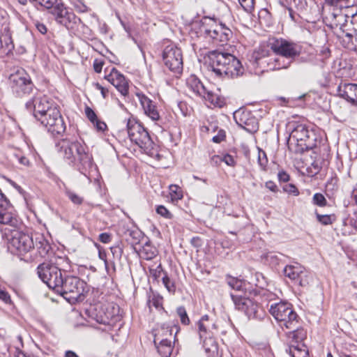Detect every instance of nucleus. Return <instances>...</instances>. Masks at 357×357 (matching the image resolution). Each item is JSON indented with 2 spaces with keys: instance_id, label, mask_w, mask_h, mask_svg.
<instances>
[{
  "instance_id": "nucleus-1",
  "label": "nucleus",
  "mask_w": 357,
  "mask_h": 357,
  "mask_svg": "<svg viewBox=\"0 0 357 357\" xmlns=\"http://www.w3.org/2000/svg\"><path fill=\"white\" fill-rule=\"evenodd\" d=\"M55 150L59 157L89 181L97 175V167L84 142L75 137H66L55 142Z\"/></svg>"
},
{
  "instance_id": "nucleus-2",
  "label": "nucleus",
  "mask_w": 357,
  "mask_h": 357,
  "mask_svg": "<svg viewBox=\"0 0 357 357\" xmlns=\"http://www.w3.org/2000/svg\"><path fill=\"white\" fill-rule=\"evenodd\" d=\"M208 56L209 65L218 77L234 79L243 74L241 61L230 53L213 50L208 52Z\"/></svg>"
},
{
  "instance_id": "nucleus-3",
  "label": "nucleus",
  "mask_w": 357,
  "mask_h": 357,
  "mask_svg": "<svg viewBox=\"0 0 357 357\" xmlns=\"http://www.w3.org/2000/svg\"><path fill=\"white\" fill-rule=\"evenodd\" d=\"M268 310L282 329L290 331L293 339L298 341L305 337L303 329L300 328V318L290 303L284 301L273 303L270 305Z\"/></svg>"
},
{
  "instance_id": "nucleus-4",
  "label": "nucleus",
  "mask_w": 357,
  "mask_h": 357,
  "mask_svg": "<svg viewBox=\"0 0 357 357\" xmlns=\"http://www.w3.org/2000/svg\"><path fill=\"white\" fill-rule=\"evenodd\" d=\"M199 33L217 45H223L232 36L231 31L225 25H217L215 21L208 17L201 20Z\"/></svg>"
},
{
  "instance_id": "nucleus-5",
  "label": "nucleus",
  "mask_w": 357,
  "mask_h": 357,
  "mask_svg": "<svg viewBox=\"0 0 357 357\" xmlns=\"http://www.w3.org/2000/svg\"><path fill=\"white\" fill-rule=\"evenodd\" d=\"M199 335L202 342V346L208 356H213L218 353V344L214 338V331L216 326L213 320L207 314L202 317L197 323Z\"/></svg>"
},
{
  "instance_id": "nucleus-6",
  "label": "nucleus",
  "mask_w": 357,
  "mask_h": 357,
  "mask_svg": "<svg viewBox=\"0 0 357 357\" xmlns=\"http://www.w3.org/2000/svg\"><path fill=\"white\" fill-rule=\"evenodd\" d=\"M8 82L13 93L17 97H26L36 90L30 76L24 69H19L10 74Z\"/></svg>"
},
{
  "instance_id": "nucleus-7",
  "label": "nucleus",
  "mask_w": 357,
  "mask_h": 357,
  "mask_svg": "<svg viewBox=\"0 0 357 357\" xmlns=\"http://www.w3.org/2000/svg\"><path fill=\"white\" fill-rule=\"evenodd\" d=\"M85 284L79 278L66 275L59 293L70 303L82 301L84 298Z\"/></svg>"
},
{
  "instance_id": "nucleus-8",
  "label": "nucleus",
  "mask_w": 357,
  "mask_h": 357,
  "mask_svg": "<svg viewBox=\"0 0 357 357\" xmlns=\"http://www.w3.org/2000/svg\"><path fill=\"white\" fill-rule=\"evenodd\" d=\"M127 130L131 142L137 144L146 153H151L153 149L154 143L148 131L141 123L129 119L127 123Z\"/></svg>"
},
{
  "instance_id": "nucleus-9",
  "label": "nucleus",
  "mask_w": 357,
  "mask_h": 357,
  "mask_svg": "<svg viewBox=\"0 0 357 357\" xmlns=\"http://www.w3.org/2000/svg\"><path fill=\"white\" fill-rule=\"evenodd\" d=\"M52 136L61 135L66 130V124L59 108L50 109L36 119Z\"/></svg>"
},
{
  "instance_id": "nucleus-10",
  "label": "nucleus",
  "mask_w": 357,
  "mask_h": 357,
  "mask_svg": "<svg viewBox=\"0 0 357 357\" xmlns=\"http://www.w3.org/2000/svg\"><path fill=\"white\" fill-rule=\"evenodd\" d=\"M7 239L8 248L15 250L19 255H24L34 248L33 237L20 231H11Z\"/></svg>"
},
{
  "instance_id": "nucleus-11",
  "label": "nucleus",
  "mask_w": 357,
  "mask_h": 357,
  "mask_svg": "<svg viewBox=\"0 0 357 357\" xmlns=\"http://www.w3.org/2000/svg\"><path fill=\"white\" fill-rule=\"evenodd\" d=\"M50 13L58 24L64 26L68 30L75 29L81 23V19L70 11L61 1L51 9Z\"/></svg>"
},
{
  "instance_id": "nucleus-12",
  "label": "nucleus",
  "mask_w": 357,
  "mask_h": 357,
  "mask_svg": "<svg viewBox=\"0 0 357 357\" xmlns=\"http://www.w3.org/2000/svg\"><path fill=\"white\" fill-rule=\"evenodd\" d=\"M162 60L165 66L174 74H181L183 71V56L181 50L174 44L165 46L162 51Z\"/></svg>"
},
{
  "instance_id": "nucleus-13",
  "label": "nucleus",
  "mask_w": 357,
  "mask_h": 357,
  "mask_svg": "<svg viewBox=\"0 0 357 357\" xmlns=\"http://www.w3.org/2000/svg\"><path fill=\"white\" fill-rule=\"evenodd\" d=\"M269 46L274 53L295 60L301 52V47L293 42L282 38H273Z\"/></svg>"
},
{
  "instance_id": "nucleus-14",
  "label": "nucleus",
  "mask_w": 357,
  "mask_h": 357,
  "mask_svg": "<svg viewBox=\"0 0 357 357\" xmlns=\"http://www.w3.org/2000/svg\"><path fill=\"white\" fill-rule=\"evenodd\" d=\"M290 139L296 140L302 150H309L316 146L315 135L312 130H309L307 126L300 123L296 125L290 135Z\"/></svg>"
},
{
  "instance_id": "nucleus-15",
  "label": "nucleus",
  "mask_w": 357,
  "mask_h": 357,
  "mask_svg": "<svg viewBox=\"0 0 357 357\" xmlns=\"http://www.w3.org/2000/svg\"><path fill=\"white\" fill-rule=\"evenodd\" d=\"M55 264L58 265L59 267L52 268V275L51 276V280L49 281L47 286L49 288L53 289L59 292V290L61 289L63 284L66 272L70 269V266L67 258L60 257L55 259Z\"/></svg>"
},
{
  "instance_id": "nucleus-16",
  "label": "nucleus",
  "mask_w": 357,
  "mask_h": 357,
  "mask_svg": "<svg viewBox=\"0 0 357 357\" xmlns=\"http://www.w3.org/2000/svg\"><path fill=\"white\" fill-rule=\"evenodd\" d=\"M233 117L236 124L249 133H255L258 130L256 117L248 110L239 109L234 112Z\"/></svg>"
},
{
  "instance_id": "nucleus-17",
  "label": "nucleus",
  "mask_w": 357,
  "mask_h": 357,
  "mask_svg": "<svg viewBox=\"0 0 357 357\" xmlns=\"http://www.w3.org/2000/svg\"><path fill=\"white\" fill-rule=\"evenodd\" d=\"M255 61L257 65L266 63L268 70H275L287 68L295 60L275 53L274 55L261 58L257 55Z\"/></svg>"
},
{
  "instance_id": "nucleus-18",
  "label": "nucleus",
  "mask_w": 357,
  "mask_h": 357,
  "mask_svg": "<svg viewBox=\"0 0 357 357\" xmlns=\"http://www.w3.org/2000/svg\"><path fill=\"white\" fill-rule=\"evenodd\" d=\"M231 297L236 308L243 312L248 318H257L259 317L258 314L259 307L252 300L240 294H231Z\"/></svg>"
},
{
  "instance_id": "nucleus-19",
  "label": "nucleus",
  "mask_w": 357,
  "mask_h": 357,
  "mask_svg": "<svg viewBox=\"0 0 357 357\" xmlns=\"http://www.w3.org/2000/svg\"><path fill=\"white\" fill-rule=\"evenodd\" d=\"M105 78L110 82L122 96H126L128 94V82L123 75L115 68H112L109 73L105 75Z\"/></svg>"
},
{
  "instance_id": "nucleus-20",
  "label": "nucleus",
  "mask_w": 357,
  "mask_h": 357,
  "mask_svg": "<svg viewBox=\"0 0 357 357\" xmlns=\"http://www.w3.org/2000/svg\"><path fill=\"white\" fill-rule=\"evenodd\" d=\"M137 96L144 111V114L153 121H159L160 116L156 104L142 93H137Z\"/></svg>"
},
{
  "instance_id": "nucleus-21",
  "label": "nucleus",
  "mask_w": 357,
  "mask_h": 357,
  "mask_svg": "<svg viewBox=\"0 0 357 357\" xmlns=\"http://www.w3.org/2000/svg\"><path fill=\"white\" fill-rule=\"evenodd\" d=\"M336 96L345 99L352 105L355 106L357 98V84L346 83L341 82L336 87Z\"/></svg>"
},
{
  "instance_id": "nucleus-22",
  "label": "nucleus",
  "mask_w": 357,
  "mask_h": 357,
  "mask_svg": "<svg viewBox=\"0 0 357 357\" xmlns=\"http://www.w3.org/2000/svg\"><path fill=\"white\" fill-rule=\"evenodd\" d=\"M92 313L91 317L98 323L109 325L110 320L114 317V314L109 310V306H105L100 303L95 305L90 309Z\"/></svg>"
},
{
  "instance_id": "nucleus-23",
  "label": "nucleus",
  "mask_w": 357,
  "mask_h": 357,
  "mask_svg": "<svg viewBox=\"0 0 357 357\" xmlns=\"http://www.w3.org/2000/svg\"><path fill=\"white\" fill-rule=\"evenodd\" d=\"M49 97L47 96H34L32 99L26 102V108L33 111L36 119L45 112L44 108L47 103Z\"/></svg>"
},
{
  "instance_id": "nucleus-24",
  "label": "nucleus",
  "mask_w": 357,
  "mask_h": 357,
  "mask_svg": "<svg viewBox=\"0 0 357 357\" xmlns=\"http://www.w3.org/2000/svg\"><path fill=\"white\" fill-rule=\"evenodd\" d=\"M17 222L12 207L6 197L0 200V224L14 225Z\"/></svg>"
},
{
  "instance_id": "nucleus-25",
  "label": "nucleus",
  "mask_w": 357,
  "mask_h": 357,
  "mask_svg": "<svg viewBox=\"0 0 357 357\" xmlns=\"http://www.w3.org/2000/svg\"><path fill=\"white\" fill-rule=\"evenodd\" d=\"M186 84L188 89L196 95L202 98L206 96L208 89L195 75H191L187 79Z\"/></svg>"
},
{
  "instance_id": "nucleus-26",
  "label": "nucleus",
  "mask_w": 357,
  "mask_h": 357,
  "mask_svg": "<svg viewBox=\"0 0 357 357\" xmlns=\"http://www.w3.org/2000/svg\"><path fill=\"white\" fill-rule=\"evenodd\" d=\"M8 158L13 165H19L26 167H30L31 165L29 158L20 149L12 150L8 153Z\"/></svg>"
},
{
  "instance_id": "nucleus-27",
  "label": "nucleus",
  "mask_w": 357,
  "mask_h": 357,
  "mask_svg": "<svg viewBox=\"0 0 357 357\" xmlns=\"http://www.w3.org/2000/svg\"><path fill=\"white\" fill-rule=\"evenodd\" d=\"M36 248L41 257H46L52 252V247L43 235H37L35 238L34 248Z\"/></svg>"
},
{
  "instance_id": "nucleus-28",
  "label": "nucleus",
  "mask_w": 357,
  "mask_h": 357,
  "mask_svg": "<svg viewBox=\"0 0 357 357\" xmlns=\"http://www.w3.org/2000/svg\"><path fill=\"white\" fill-rule=\"evenodd\" d=\"M52 267H59L58 265L54 263H43L38 266V274L41 280L45 283L47 285L49 284V281L51 280L52 273Z\"/></svg>"
},
{
  "instance_id": "nucleus-29",
  "label": "nucleus",
  "mask_w": 357,
  "mask_h": 357,
  "mask_svg": "<svg viewBox=\"0 0 357 357\" xmlns=\"http://www.w3.org/2000/svg\"><path fill=\"white\" fill-rule=\"evenodd\" d=\"M162 277V282L167 290L172 294H174L176 291V286L174 282L169 278L167 272L164 271L161 268V266L160 265L156 270H155V273L153 274V277L156 279L159 277Z\"/></svg>"
},
{
  "instance_id": "nucleus-30",
  "label": "nucleus",
  "mask_w": 357,
  "mask_h": 357,
  "mask_svg": "<svg viewBox=\"0 0 357 357\" xmlns=\"http://www.w3.org/2000/svg\"><path fill=\"white\" fill-rule=\"evenodd\" d=\"M158 340V336H155L154 343L156 345L159 354L162 357H169L173 350L172 341L167 339H162L160 340L159 344H157Z\"/></svg>"
},
{
  "instance_id": "nucleus-31",
  "label": "nucleus",
  "mask_w": 357,
  "mask_h": 357,
  "mask_svg": "<svg viewBox=\"0 0 357 357\" xmlns=\"http://www.w3.org/2000/svg\"><path fill=\"white\" fill-rule=\"evenodd\" d=\"M303 338L301 340L298 339V341H296V339H294L297 344H292L289 348V354L291 357H309L307 347L305 344L300 343Z\"/></svg>"
},
{
  "instance_id": "nucleus-32",
  "label": "nucleus",
  "mask_w": 357,
  "mask_h": 357,
  "mask_svg": "<svg viewBox=\"0 0 357 357\" xmlns=\"http://www.w3.org/2000/svg\"><path fill=\"white\" fill-rule=\"evenodd\" d=\"M303 267L297 263L293 265H287L283 270L284 275L290 280L296 282L297 279H299V276L302 275Z\"/></svg>"
},
{
  "instance_id": "nucleus-33",
  "label": "nucleus",
  "mask_w": 357,
  "mask_h": 357,
  "mask_svg": "<svg viewBox=\"0 0 357 357\" xmlns=\"http://www.w3.org/2000/svg\"><path fill=\"white\" fill-rule=\"evenodd\" d=\"M203 98L208 101L212 105L218 107H222L225 105V98L212 91L208 90L206 96Z\"/></svg>"
},
{
  "instance_id": "nucleus-34",
  "label": "nucleus",
  "mask_w": 357,
  "mask_h": 357,
  "mask_svg": "<svg viewBox=\"0 0 357 357\" xmlns=\"http://www.w3.org/2000/svg\"><path fill=\"white\" fill-rule=\"evenodd\" d=\"M157 252V249L149 242L144 243L142 248L139 250L140 256L146 260H151L153 259L156 256Z\"/></svg>"
},
{
  "instance_id": "nucleus-35",
  "label": "nucleus",
  "mask_w": 357,
  "mask_h": 357,
  "mask_svg": "<svg viewBox=\"0 0 357 357\" xmlns=\"http://www.w3.org/2000/svg\"><path fill=\"white\" fill-rule=\"evenodd\" d=\"M282 257H284V255L281 253L276 254L275 252H270L263 255V259L265 263L268 264L270 266H275L281 261Z\"/></svg>"
},
{
  "instance_id": "nucleus-36",
  "label": "nucleus",
  "mask_w": 357,
  "mask_h": 357,
  "mask_svg": "<svg viewBox=\"0 0 357 357\" xmlns=\"http://www.w3.org/2000/svg\"><path fill=\"white\" fill-rule=\"evenodd\" d=\"M280 4L282 6H291L297 10L305 9L307 6L306 0H280Z\"/></svg>"
},
{
  "instance_id": "nucleus-37",
  "label": "nucleus",
  "mask_w": 357,
  "mask_h": 357,
  "mask_svg": "<svg viewBox=\"0 0 357 357\" xmlns=\"http://www.w3.org/2000/svg\"><path fill=\"white\" fill-rule=\"evenodd\" d=\"M169 189L172 202H177L183 198V191L178 185L174 184L170 185Z\"/></svg>"
},
{
  "instance_id": "nucleus-38",
  "label": "nucleus",
  "mask_w": 357,
  "mask_h": 357,
  "mask_svg": "<svg viewBox=\"0 0 357 357\" xmlns=\"http://www.w3.org/2000/svg\"><path fill=\"white\" fill-rule=\"evenodd\" d=\"M227 283L233 289L238 291H243L245 289L244 286L245 285V282L236 278H229L227 279Z\"/></svg>"
},
{
  "instance_id": "nucleus-39",
  "label": "nucleus",
  "mask_w": 357,
  "mask_h": 357,
  "mask_svg": "<svg viewBox=\"0 0 357 357\" xmlns=\"http://www.w3.org/2000/svg\"><path fill=\"white\" fill-rule=\"evenodd\" d=\"M326 5L337 7L340 9L347 8L350 6V0H324Z\"/></svg>"
},
{
  "instance_id": "nucleus-40",
  "label": "nucleus",
  "mask_w": 357,
  "mask_h": 357,
  "mask_svg": "<svg viewBox=\"0 0 357 357\" xmlns=\"http://www.w3.org/2000/svg\"><path fill=\"white\" fill-rule=\"evenodd\" d=\"M65 194L74 204L80 205L84 202L82 197L69 189L66 190Z\"/></svg>"
},
{
  "instance_id": "nucleus-41",
  "label": "nucleus",
  "mask_w": 357,
  "mask_h": 357,
  "mask_svg": "<svg viewBox=\"0 0 357 357\" xmlns=\"http://www.w3.org/2000/svg\"><path fill=\"white\" fill-rule=\"evenodd\" d=\"M298 61L301 63H310L314 65L318 64V59L317 55H314L312 53L299 55Z\"/></svg>"
},
{
  "instance_id": "nucleus-42",
  "label": "nucleus",
  "mask_w": 357,
  "mask_h": 357,
  "mask_svg": "<svg viewBox=\"0 0 357 357\" xmlns=\"http://www.w3.org/2000/svg\"><path fill=\"white\" fill-rule=\"evenodd\" d=\"M302 273V275L299 276V279H297L296 282H298L301 287H305L309 284L312 277L310 273L305 271L304 267H303Z\"/></svg>"
},
{
  "instance_id": "nucleus-43",
  "label": "nucleus",
  "mask_w": 357,
  "mask_h": 357,
  "mask_svg": "<svg viewBox=\"0 0 357 357\" xmlns=\"http://www.w3.org/2000/svg\"><path fill=\"white\" fill-rule=\"evenodd\" d=\"M156 213L162 218L171 220L173 218L172 213L163 205H158L155 208Z\"/></svg>"
},
{
  "instance_id": "nucleus-44",
  "label": "nucleus",
  "mask_w": 357,
  "mask_h": 357,
  "mask_svg": "<svg viewBox=\"0 0 357 357\" xmlns=\"http://www.w3.org/2000/svg\"><path fill=\"white\" fill-rule=\"evenodd\" d=\"M126 235H128L130 238H132V241L131 242L132 244H137L139 242L140 238L142 237V232L137 229H128L127 230Z\"/></svg>"
},
{
  "instance_id": "nucleus-45",
  "label": "nucleus",
  "mask_w": 357,
  "mask_h": 357,
  "mask_svg": "<svg viewBox=\"0 0 357 357\" xmlns=\"http://www.w3.org/2000/svg\"><path fill=\"white\" fill-rule=\"evenodd\" d=\"M347 25L343 24L340 26V37L342 38L344 41H347L348 43L351 42L354 34L352 31H348L346 29Z\"/></svg>"
},
{
  "instance_id": "nucleus-46",
  "label": "nucleus",
  "mask_w": 357,
  "mask_h": 357,
  "mask_svg": "<svg viewBox=\"0 0 357 357\" xmlns=\"http://www.w3.org/2000/svg\"><path fill=\"white\" fill-rule=\"evenodd\" d=\"M176 312L178 317H180L181 323L184 325H188L190 323V319L185 307L183 306L178 307L176 310Z\"/></svg>"
},
{
  "instance_id": "nucleus-47",
  "label": "nucleus",
  "mask_w": 357,
  "mask_h": 357,
  "mask_svg": "<svg viewBox=\"0 0 357 357\" xmlns=\"http://www.w3.org/2000/svg\"><path fill=\"white\" fill-rule=\"evenodd\" d=\"M258 163L263 170L266 169L268 164V159L266 153L259 149L258 153Z\"/></svg>"
},
{
  "instance_id": "nucleus-48",
  "label": "nucleus",
  "mask_w": 357,
  "mask_h": 357,
  "mask_svg": "<svg viewBox=\"0 0 357 357\" xmlns=\"http://www.w3.org/2000/svg\"><path fill=\"white\" fill-rule=\"evenodd\" d=\"M313 204L319 206H324L326 204V199L321 193H315L312 199Z\"/></svg>"
},
{
  "instance_id": "nucleus-49",
  "label": "nucleus",
  "mask_w": 357,
  "mask_h": 357,
  "mask_svg": "<svg viewBox=\"0 0 357 357\" xmlns=\"http://www.w3.org/2000/svg\"><path fill=\"white\" fill-rule=\"evenodd\" d=\"M72 4L74 8L79 13H86L88 7L81 0H73Z\"/></svg>"
},
{
  "instance_id": "nucleus-50",
  "label": "nucleus",
  "mask_w": 357,
  "mask_h": 357,
  "mask_svg": "<svg viewBox=\"0 0 357 357\" xmlns=\"http://www.w3.org/2000/svg\"><path fill=\"white\" fill-rule=\"evenodd\" d=\"M242 8L248 13H250L254 8L255 0H238Z\"/></svg>"
},
{
  "instance_id": "nucleus-51",
  "label": "nucleus",
  "mask_w": 357,
  "mask_h": 357,
  "mask_svg": "<svg viewBox=\"0 0 357 357\" xmlns=\"http://www.w3.org/2000/svg\"><path fill=\"white\" fill-rule=\"evenodd\" d=\"M331 55V51L328 47H321L318 56L319 58H317L318 62L321 61L324 62V61L326 59H328Z\"/></svg>"
},
{
  "instance_id": "nucleus-52",
  "label": "nucleus",
  "mask_w": 357,
  "mask_h": 357,
  "mask_svg": "<svg viewBox=\"0 0 357 357\" xmlns=\"http://www.w3.org/2000/svg\"><path fill=\"white\" fill-rule=\"evenodd\" d=\"M317 220L324 225H331L333 222L332 216L330 215H321L316 213Z\"/></svg>"
},
{
  "instance_id": "nucleus-53",
  "label": "nucleus",
  "mask_w": 357,
  "mask_h": 357,
  "mask_svg": "<svg viewBox=\"0 0 357 357\" xmlns=\"http://www.w3.org/2000/svg\"><path fill=\"white\" fill-rule=\"evenodd\" d=\"M320 171V166L316 162L312 163L311 166L307 168V172L309 176L317 175Z\"/></svg>"
},
{
  "instance_id": "nucleus-54",
  "label": "nucleus",
  "mask_w": 357,
  "mask_h": 357,
  "mask_svg": "<svg viewBox=\"0 0 357 357\" xmlns=\"http://www.w3.org/2000/svg\"><path fill=\"white\" fill-rule=\"evenodd\" d=\"M85 114L92 123H94V121L98 119L97 115L95 113V112L88 106L85 107Z\"/></svg>"
},
{
  "instance_id": "nucleus-55",
  "label": "nucleus",
  "mask_w": 357,
  "mask_h": 357,
  "mask_svg": "<svg viewBox=\"0 0 357 357\" xmlns=\"http://www.w3.org/2000/svg\"><path fill=\"white\" fill-rule=\"evenodd\" d=\"M284 191L289 194H292L294 196H298L299 195V191L297 188L291 183L287 184L283 187Z\"/></svg>"
},
{
  "instance_id": "nucleus-56",
  "label": "nucleus",
  "mask_w": 357,
  "mask_h": 357,
  "mask_svg": "<svg viewBox=\"0 0 357 357\" xmlns=\"http://www.w3.org/2000/svg\"><path fill=\"white\" fill-rule=\"evenodd\" d=\"M114 259L119 260L123 254V248L119 245L113 246L110 248Z\"/></svg>"
},
{
  "instance_id": "nucleus-57",
  "label": "nucleus",
  "mask_w": 357,
  "mask_h": 357,
  "mask_svg": "<svg viewBox=\"0 0 357 357\" xmlns=\"http://www.w3.org/2000/svg\"><path fill=\"white\" fill-rule=\"evenodd\" d=\"M58 3V0H40L38 4L47 9H52Z\"/></svg>"
},
{
  "instance_id": "nucleus-58",
  "label": "nucleus",
  "mask_w": 357,
  "mask_h": 357,
  "mask_svg": "<svg viewBox=\"0 0 357 357\" xmlns=\"http://www.w3.org/2000/svg\"><path fill=\"white\" fill-rule=\"evenodd\" d=\"M226 137L225 132L223 130H220L216 135L212 138V141L215 143H220L225 140Z\"/></svg>"
},
{
  "instance_id": "nucleus-59",
  "label": "nucleus",
  "mask_w": 357,
  "mask_h": 357,
  "mask_svg": "<svg viewBox=\"0 0 357 357\" xmlns=\"http://www.w3.org/2000/svg\"><path fill=\"white\" fill-rule=\"evenodd\" d=\"M162 298L153 296L151 299L149 300V304L153 305L155 308L162 307Z\"/></svg>"
},
{
  "instance_id": "nucleus-60",
  "label": "nucleus",
  "mask_w": 357,
  "mask_h": 357,
  "mask_svg": "<svg viewBox=\"0 0 357 357\" xmlns=\"http://www.w3.org/2000/svg\"><path fill=\"white\" fill-rule=\"evenodd\" d=\"M99 241L102 243H108L112 240V235L109 233H101L99 235Z\"/></svg>"
},
{
  "instance_id": "nucleus-61",
  "label": "nucleus",
  "mask_w": 357,
  "mask_h": 357,
  "mask_svg": "<svg viewBox=\"0 0 357 357\" xmlns=\"http://www.w3.org/2000/svg\"><path fill=\"white\" fill-rule=\"evenodd\" d=\"M34 25L36 28V29L42 34H45L47 31V29L46 27V26L40 22L39 21H36L35 23H34Z\"/></svg>"
},
{
  "instance_id": "nucleus-62",
  "label": "nucleus",
  "mask_w": 357,
  "mask_h": 357,
  "mask_svg": "<svg viewBox=\"0 0 357 357\" xmlns=\"http://www.w3.org/2000/svg\"><path fill=\"white\" fill-rule=\"evenodd\" d=\"M222 162H225L229 166H234L235 160L234 158L229 155L226 154L223 157H222Z\"/></svg>"
},
{
  "instance_id": "nucleus-63",
  "label": "nucleus",
  "mask_w": 357,
  "mask_h": 357,
  "mask_svg": "<svg viewBox=\"0 0 357 357\" xmlns=\"http://www.w3.org/2000/svg\"><path fill=\"white\" fill-rule=\"evenodd\" d=\"M98 131H104L107 128V125L105 122L100 121L98 119L93 123Z\"/></svg>"
},
{
  "instance_id": "nucleus-64",
  "label": "nucleus",
  "mask_w": 357,
  "mask_h": 357,
  "mask_svg": "<svg viewBox=\"0 0 357 357\" xmlns=\"http://www.w3.org/2000/svg\"><path fill=\"white\" fill-rule=\"evenodd\" d=\"M0 299L6 303L10 302V296L8 293L4 290L0 289Z\"/></svg>"
}]
</instances>
